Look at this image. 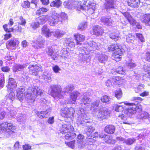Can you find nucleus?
<instances>
[{
  "label": "nucleus",
  "mask_w": 150,
  "mask_h": 150,
  "mask_svg": "<svg viewBox=\"0 0 150 150\" xmlns=\"http://www.w3.org/2000/svg\"><path fill=\"white\" fill-rule=\"evenodd\" d=\"M25 68L24 65L16 64L13 67V71L14 72H16L18 71H20Z\"/></svg>",
  "instance_id": "obj_39"
},
{
  "label": "nucleus",
  "mask_w": 150,
  "mask_h": 150,
  "mask_svg": "<svg viewBox=\"0 0 150 150\" xmlns=\"http://www.w3.org/2000/svg\"><path fill=\"white\" fill-rule=\"evenodd\" d=\"M109 114L110 112L108 109L105 108H103L100 110L97 116L99 118L104 119H106Z\"/></svg>",
  "instance_id": "obj_15"
},
{
  "label": "nucleus",
  "mask_w": 150,
  "mask_h": 150,
  "mask_svg": "<svg viewBox=\"0 0 150 150\" xmlns=\"http://www.w3.org/2000/svg\"><path fill=\"white\" fill-rule=\"evenodd\" d=\"M143 69L147 74L150 72V64H145L143 66Z\"/></svg>",
  "instance_id": "obj_54"
},
{
  "label": "nucleus",
  "mask_w": 150,
  "mask_h": 150,
  "mask_svg": "<svg viewBox=\"0 0 150 150\" xmlns=\"http://www.w3.org/2000/svg\"><path fill=\"white\" fill-rule=\"evenodd\" d=\"M86 126L87 128L85 129V132L87 135L88 136L90 135L95 130V128L94 127L91 126H88L87 124L86 125Z\"/></svg>",
  "instance_id": "obj_42"
},
{
  "label": "nucleus",
  "mask_w": 150,
  "mask_h": 150,
  "mask_svg": "<svg viewBox=\"0 0 150 150\" xmlns=\"http://www.w3.org/2000/svg\"><path fill=\"white\" fill-rule=\"evenodd\" d=\"M126 39L127 42L129 43H131L134 40V37L132 34H129L127 36Z\"/></svg>",
  "instance_id": "obj_55"
},
{
  "label": "nucleus",
  "mask_w": 150,
  "mask_h": 150,
  "mask_svg": "<svg viewBox=\"0 0 150 150\" xmlns=\"http://www.w3.org/2000/svg\"><path fill=\"white\" fill-rule=\"evenodd\" d=\"M148 113L146 112H142L139 113L137 116V118L139 119H144L147 118Z\"/></svg>",
  "instance_id": "obj_41"
},
{
  "label": "nucleus",
  "mask_w": 150,
  "mask_h": 150,
  "mask_svg": "<svg viewBox=\"0 0 150 150\" xmlns=\"http://www.w3.org/2000/svg\"><path fill=\"white\" fill-rule=\"evenodd\" d=\"M136 37L139 39L141 42H144V38L142 34L136 33Z\"/></svg>",
  "instance_id": "obj_64"
},
{
  "label": "nucleus",
  "mask_w": 150,
  "mask_h": 150,
  "mask_svg": "<svg viewBox=\"0 0 150 150\" xmlns=\"http://www.w3.org/2000/svg\"><path fill=\"white\" fill-rule=\"evenodd\" d=\"M66 43L68 46L71 47H74L75 44L74 42L72 40H71L70 39H68L66 41Z\"/></svg>",
  "instance_id": "obj_61"
},
{
  "label": "nucleus",
  "mask_w": 150,
  "mask_h": 150,
  "mask_svg": "<svg viewBox=\"0 0 150 150\" xmlns=\"http://www.w3.org/2000/svg\"><path fill=\"white\" fill-rule=\"evenodd\" d=\"M74 89V86L72 85H70L67 86L62 91L63 96L66 92H68L71 91Z\"/></svg>",
  "instance_id": "obj_45"
},
{
  "label": "nucleus",
  "mask_w": 150,
  "mask_h": 150,
  "mask_svg": "<svg viewBox=\"0 0 150 150\" xmlns=\"http://www.w3.org/2000/svg\"><path fill=\"white\" fill-rule=\"evenodd\" d=\"M86 95V94L84 95L83 98L80 100V105L83 107H86L88 106L91 101L90 98Z\"/></svg>",
  "instance_id": "obj_20"
},
{
  "label": "nucleus",
  "mask_w": 150,
  "mask_h": 150,
  "mask_svg": "<svg viewBox=\"0 0 150 150\" xmlns=\"http://www.w3.org/2000/svg\"><path fill=\"white\" fill-rule=\"evenodd\" d=\"M115 72L118 74H124L125 73V70L121 67H120L116 69Z\"/></svg>",
  "instance_id": "obj_60"
},
{
  "label": "nucleus",
  "mask_w": 150,
  "mask_h": 150,
  "mask_svg": "<svg viewBox=\"0 0 150 150\" xmlns=\"http://www.w3.org/2000/svg\"><path fill=\"white\" fill-rule=\"evenodd\" d=\"M136 141V139L134 138H130L125 139V143L127 145H129L132 144Z\"/></svg>",
  "instance_id": "obj_50"
},
{
  "label": "nucleus",
  "mask_w": 150,
  "mask_h": 150,
  "mask_svg": "<svg viewBox=\"0 0 150 150\" xmlns=\"http://www.w3.org/2000/svg\"><path fill=\"white\" fill-rule=\"evenodd\" d=\"M19 90L18 91V93L17 94V96L19 100L21 101H22L25 96V93L20 94Z\"/></svg>",
  "instance_id": "obj_59"
},
{
  "label": "nucleus",
  "mask_w": 150,
  "mask_h": 150,
  "mask_svg": "<svg viewBox=\"0 0 150 150\" xmlns=\"http://www.w3.org/2000/svg\"><path fill=\"white\" fill-rule=\"evenodd\" d=\"M15 129V126L12 124L7 122H4L0 124V132H2L8 134V136L13 132V130Z\"/></svg>",
  "instance_id": "obj_6"
},
{
  "label": "nucleus",
  "mask_w": 150,
  "mask_h": 150,
  "mask_svg": "<svg viewBox=\"0 0 150 150\" xmlns=\"http://www.w3.org/2000/svg\"><path fill=\"white\" fill-rule=\"evenodd\" d=\"M45 40L42 37H40L36 40L35 44L33 46L35 48L39 49L43 47Z\"/></svg>",
  "instance_id": "obj_23"
},
{
  "label": "nucleus",
  "mask_w": 150,
  "mask_h": 150,
  "mask_svg": "<svg viewBox=\"0 0 150 150\" xmlns=\"http://www.w3.org/2000/svg\"><path fill=\"white\" fill-rule=\"evenodd\" d=\"M61 112V115L67 118H71V116L74 117L75 114L74 109L71 107L70 108L67 107L63 108H62Z\"/></svg>",
  "instance_id": "obj_9"
},
{
  "label": "nucleus",
  "mask_w": 150,
  "mask_h": 150,
  "mask_svg": "<svg viewBox=\"0 0 150 150\" xmlns=\"http://www.w3.org/2000/svg\"><path fill=\"white\" fill-rule=\"evenodd\" d=\"M48 93L54 98H61L63 97L62 88L58 85H50L48 88Z\"/></svg>",
  "instance_id": "obj_3"
},
{
  "label": "nucleus",
  "mask_w": 150,
  "mask_h": 150,
  "mask_svg": "<svg viewBox=\"0 0 150 150\" xmlns=\"http://www.w3.org/2000/svg\"><path fill=\"white\" fill-rule=\"evenodd\" d=\"M87 1V0H84V2L83 3V5L89 7V9L88 11H91V13L92 14L94 11L96 4L93 1H89L88 4L86 5V3Z\"/></svg>",
  "instance_id": "obj_24"
},
{
  "label": "nucleus",
  "mask_w": 150,
  "mask_h": 150,
  "mask_svg": "<svg viewBox=\"0 0 150 150\" xmlns=\"http://www.w3.org/2000/svg\"><path fill=\"white\" fill-rule=\"evenodd\" d=\"M65 33L64 31L57 29L52 32V35H53L55 38H59L63 36Z\"/></svg>",
  "instance_id": "obj_31"
},
{
  "label": "nucleus",
  "mask_w": 150,
  "mask_h": 150,
  "mask_svg": "<svg viewBox=\"0 0 150 150\" xmlns=\"http://www.w3.org/2000/svg\"><path fill=\"white\" fill-rule=\"evenodd\" d=\"M74 36L76 42V44L77 45H81V42L84 41L85 39V36L79 33L74 34Z\"/></svg>",
  "instance_id": "obj_27"
},
{
  "label": "nucleus",
  "mask_w": 150,
  "mask_h": 150,
  "mask_svg": "<svg viewBox=\"0 0 150 150\" xmlns=\"http://www.w3.org/2000/svg\"><path fill=\"white\" fill-rule=\"evenodd\" d=\"M75 141L73 140L69 142H65V143L67 146L72 149H74L75 147Z\"/></svg>",
  "instance_id": "obj_58"
},
{
  "label": "nucleus",
  "mask_w": 150,
  "mask_h": 150,
  "mask_svg": "<svg viewBox=\"0 0 150 150\" xmlns=\"http://www.w3.org/2000/svg\"><path fill=\"white\" fill-rule=\"evenodd\" d=\"M98 44V43H96L93 41H91L84 45L83 46H86V49L91 52V51H95L99 49Z\"/></svg>",
  "instance_id": "obj_13"
},
{
  "label": "nucleus",
  "mask_w": 150,
  "mask_h": 150,
  "mask_svg": "<svg viewBox=\"0 0 150 150\" xmlns=\"http://www.w3.org/2000/svg\"><path fill=\"white\" fill-rule=\"evenodd\" d=\"M28 91V92L25 95V98L28 100H29L30 101L29 102L32 103L34 102L35 98V96H33V95H32V93L31 92L30 93Z\"/></svg>",
  "instance_id": "obj_38"
},
{
  "label": "nucleus",
  "mask_w": 150,
  "mask_h": 150,
  "mask_svg": "<svg viewBox=\"0 0 150 150\" xmlns=\"http://www.w3.org/2000/svg\"><path fill=\"white\" fill-rule=\"evenodd\" d=\"M108 50L110 51H114V53L120 55L124 52V50L122 48L121 46L117 44L109 45Z\"/></svg>",
  "instance_id": "obj_10"
},
{
  "label": "nucleus",
  "mask_w": 150,
  "mask_h": 150,
  "mask_svg": "<svg viewBox=\"0 0 150 150\" xmlns=\"http://www.w3.org/2000/svg\"><path fill=\"white\" fill-rule=\"evenodd\" d=\"M100 103L99 100H97L91 104L90 110L93 112H97L98 110V107Z\"/></svg>",
  "instance_id": "obj_33"
},
{
  "label": "nucleus",
  "mask_w": 150,
  "mask_h": 150,
  "mask_svg": "<svg viewBox=\"0 0 150 150\" xmlns=\"http://www.w3.org/2000/svg\"><path fill=\"white\" fill-rule=\"evenodd\" d=\"M104 141L105 143L108 144L115 143L114 141L112 139V137L108 135L104 139Z\"/></svg>",
  "instance_id": "obj_47"
},
{
  "label": "nucleus",
  "mask_w": 150,
  "mask_h": 150,
  "mask_svg": "<svg viewBox=\"0 0 150 150\" xmlns=\"http://www.w3.org/2000/svg\"><path fill=\"white\" fill-rule=\"evenodd\" d=\"M86 49V46H83L79 48V53L82 56L81 60L83 62L86 61L87 62H89L92 57V55L90 54V52Z\"/></svg>",
  "instance_id": "obj_8"
},
{
  "label": "nucleus",
  "mask_w": 150,
  "mask_h": 150,
  "mask_svg": "<svg viewBox=\"0 0 150 150\" xmlns=\"http://www.w3.org/2000/svg\"><path fill=\"white\" fill-rule=\"evenodd\" d=\"M5 83L4 75L2 74H0V86L3 88L4 86Z\"/></svg>",
  "instance_id": "obj_56"
},
{
  "label": "nucleus",
  "mask_w": 150,
  "mask_h": 150,
  "mask_svg": "<svg viewBox=\"0 0 150 150\" xmlns=\"http://www.w3.org/2000/svg\"><path fill=\"white\" fill-rule=\"evenodd\" d=\"M29 73L30 74L36 76L38 72L42 70L41 66L39 64L35 65H30L28 67Z\"/></svg>",
  "instance_id": "obj_11"
},
{
  "label": "nucleus",
  "mask_w": 150,
  "mask_h": 150,
  "mask_svg": "<svg viewBox=\"0 0 150 150\" xmlns=\"http://www.w3.org/2000/svg\"><path fill=\"white\" fill-rule=\"evenodd\" d=\"M115 130L114 126L112 125L106 126L105 128L104 131L105 132L110 134L114 133Z\"/></svg>",
  "instance_id": "obj_34"
},
{
  "label": "nucleus",
  "mask_w": 150,
  "mask_h": 150,
  "mask_svg": "<svg viewBox=\"0 0 150 150\" xmlns=\"http://www.w3.org/2000/svg\"><path fill=\"white\" fill-rule=\"evenodd\" d=\"M148 74H145L142 75L143 79L145 81H150V72Z\"/></svg>",
  "instance_id": "obj_63"
},
{
  "label": "nucleus",
  "mask_w": 150,
  "mask_h": 150,
  "mask_svg": "<svg viewBox=\"0 0 150 150\" xmlns=\"http://www.w3.org/2000/svg\"><path fill=\"white\" fill-rule=\"evenodd\" d=\"M77 120L80 124H83L89 122L88 120L89 117L86 111L83 109L81 108L78 111Z\"/></svg>",
  "instance_id": "obj_7"
},
{
  "label": "nucleus",
  "mask_w": 150,
  "mask_h": 150,
  "mask_svg": "<svg viewBox=\"0 0 150 150\" xmlns=\"http://www.w3.org/2000/svg\"><path fill=\"white\" fill-rule=\"evenodd\" d=\"M80 94V93L77 91H74L72 92L70 95V98L71 100H65L63 103L65 105L69 103H75L77 97L79 96Z\"/></svg>",
  "instance_id": "obj_14"
},
{
  "label": "nucleus",
  "mask_w": 150,
  "mask_h": 150,
  "mask_svg": "<svg viewBox=\"0 0 150 150\" xmlns=\"http://www.w3.org/2000/svg\"><path fill=\"white\" fill-rule=\"evenodd\" d=\"M42 33L48 38L52 36V32H50L47 26L44 25L42 28Z\"/></svg>",
  "instance_id": "obj_28"
},
{
  "label": "nucleus",
  "mask_w": 150,
  "mask_h": 150,
  "mask_svg": "<svg viewBox=\"0 0 150 150\" xmlns=\"http://www.w3.org/2000/svg\"><path fill=\"white\" fill-rule=\"evenodd\" d=\"M62 4V2L60 0H55L51 3L50 6L51 7L59 8Z\"/></svg>",
  "instance_id": "obj_40"
},
{
  "label": "nucleus",
  "mask_w": 150,
  "mask_h": 150,
  "mask_svg": "<svg viewBox=\"0 0 150 150\" xmlns=\"http://www.w3.org/2000/svg\"><path fill=\"white\" fill-rule=\"evenodd\" d=\"M74 128L70 125L64 124L62 125L59 129L60 132L62 134H66L65 138L67 140H71L76 136L75 133L72 132Z\"/></svg>",
  "instance_id": "obj_2"
},
{
  "label": "nucleus",
  "mask_w": 150,
  "mask_h": 150,
  "mask_svg": "<svg viewBox=\"0 0 150 150\" xmlns=\"http://www.w3.org/2000/svg\"><path fill=\"white\" fill-rule=\"evenodd\" d=\"M46 52L53 60H55L57 57V55L54 54V48L52 46L48 47L46 49Z\"/></svg>",
  "instance_id": "obj_25"
},
{
  "label": "nucleus",
  "mask_w": 150,
  "mask_h": 150,
  "mask_svg": "<svg viewBox=\"0 0 150 150\" xmlns=\"http://www.w3.org/2000/svg\"><path fill=\"white\" fill-rule=\"evenodd\" d=\"M17 86V83L15 79L13 78H10L8 80V85L6 86L8 89L12 91L16 88Z\"/></svg>",
  "instance_id": "obj_22"
},
{
  "label": "nucleus",
  "mask_w": 150,
  "mask_h": 150,
  "mask_svg": "<svg viewBox=\"0 0 150 150\" xmlns=\"http://www.w3.org/2000/svg\"><path fill=\"white\" fill-rule=\"evenodd\" d=\"M6 106H8V105H6ZM9 107L8 106L7 107L6 106V111L8 113V117L10 119L12 118H15L16 116V112L13 109V108L12 105H9Z\"/></svg>",
  "instance_id": "obj_18"
},
{
  "label": "nucleus",
  "mask_w": 150,
  "mask_h": 150,
  "mask_svg": "<svg viewBox=\"0 0 150 150\" xmlns=\"http://www.w3.org/2000/svg\"><path fill=\"white\" fill-rule=\"evenodd\" d=\"M47 10L46 8L42 7L37 11L36 14L37 15L39 16L45 12H47Z\"/></svg>",
  "instance_id": "obj_51"
},
{
  "label": "nucleus",
  "mask_w": 150,
  "mask_h": 150,
  "mask_svg": "<svg viewBox=\"0 0 150 150\" xmlns=\"http://www.w3.org/2000/svg\"><path fill=\"white\" fill-rule=\"evenodd\" d=\"M93 31L94 34L97 36L101 35L103 33L102 28L98 25L94 27L93 28Z\"/></svg>",
  "instance_id": "obj_30"
},
{
  "label": "nucleus",
  "mask_w": 150,
  "mask_h": 150,
  "mask_svg": "<svg viewBox=\"0 0 150 150\" xmlns=\"http://www.w3.org/2000/svg\"><path fill=\"white\" fill-rule=\"evenodd\" d=\"M141 0H127V4L128 6L132 7L137 8L141 2Z\"/></svg>",
  "instance_id": "obj_29"
},
{
  "label": "nucleus",
  "mask_w": 150,
  "mask_h": 150,
  "mask_svg": "<svg viewBox=\"0 0 150 150\" xmlns=\"http://www.w3.org/2000/svg\"><path fill=\"white\" fill-rule=\"evenodd\" d=\"M15 97V93L13 92H11L7 96L6 99L7 102H9L10 105H11L12 101L14 99Z\"/></svg>",
  "instance_id": "obj_35"
},
{
  "label": "nucleus",
  "mask_w": 150,
  "mask_h": 150,
  "mask_svg": "<svg viewBox=\"0 0 150 150\" xmlns=\"http://www.w3.org/2000/svg\"><path fill=\"white\" fill-rule=\"evenodd\" d=\"M142 100L140 97H135L133 98V100L136 101L135 103H127L126 102L124 103V105L129 106V108L126 110L128 115H129V114H134L137 112H140L142 110V106L138 102L142 101Z\"/></svg>",
  "instance_id": "obj_1"
},
{
  "label": "nucleus",
  "mask_w": 150,
  "mask_h": 150,
  "mask_svg": "<svg viewBox=\"0 0 150 150\" xmlns=\"http://www.w3.org/2000/svg\"><path fill=\"white\" fill-rule=\"evenodd\" d=\"M100 20L101 22L104 25H106L108 26H111L112 24V22L110 18L109 17L108 18L105 17H102L101 18Z\"/></svg>",
  "instance_id": "obj_32"
},
{
  "label": "nucleus",
  "mask_w": 150,
  "mask_h": 150,
  "mask_svg": "<svg viewBox=\"0 0 150 150\" xmlns=\"http://www.w3.org/2000/svg\"><path fill=\"white\" fill-rule=\"evenodd\" d=\"M121 79V77L117 76H113L111 78V80L114 83V84L117 83L118 82V83H119Z\"/></svg>",
  "instance_id": "obj_52"
},
{
  "label": "nucleus",
  "mask_w": 150,
  "mask_h": 150,
  "mask_svg": "<svg viewBox=\"0 0 150 150\" xmlns=\"http://www.w3.org/2000/svg\"><path fill=\"white\" fill-rule=\"evenodd\" d=\"M115 97L118 99H120L122 96V93L121 90L119 89L116 90L115 92Z\"/></svg>",
  "instance_id": "obj_46"
},
{
  "label": "nucleus",
  "mask_w": 150,
  "mask_h": 150,
  "mask_svg": "<svg viewBox=\"0 0 150 150\" xmlns=\"http://www.w3.org/2000/svg\"><path fill=\"white\" fill-rule=\"evenodd\" d=\"M124 110V107L122 105H116L115 106V110L117 112H123Z\"/></svg>",
  "instance_id": "obj_57"
},
{
  "label": "nucleus",
  "mask_w": 150,
  "mask_h": 150,
  "mask_svg": "<svg viewBox=\"0 0 150 150\" xmlns=\"http://www.w3.org/2000/svg\"><path fill=\"white\" fill-rule=\"evenodd\" d=\"M108 59L107 56L105 54L100 53L96 54L94 58L95 60H98L99 62L104 64H105L107 61Z\"/></svg>",
  "instance_id": "obj_17"
},
{
  "label": "nucleus",
  "mask_w": 150,
  "mask_h": 150,
  "mask_svg": "<svg viewBox=\"0 0 150 150\" xmlns=\"http://www.w3.org/2000/svg\"><path fill=\"white\" fill-rule=\"evenodd\" d=\"M63 5L68 9H76L79 11L84 9V6H82L81 1L76 0H67L64 2Z\"/></svg>",
  "instance_id": "obj_4"
},
{
  "label": "nucleus",
  "mask_w": 150,
  "mask_h": 150,
  "mask_svg": "<svg viewBox=\"0 0 150 150\" xmlns=\"http://www.w3.org/2000/svg\"><path fill=\"white\" fill-rule=\"evenodd\" d=\"M101 100L103 103H109L111 102V99L109 97L105 95L102 97L101 98Z\"/></svg>",
  "instance_id": "obj_48"
},
{
  "label": "nucleus",
  "mask_w": 150,
  "mask_h": 150,
  "mask_svg": "<svg viewBox=\"0 0 150 150\" xmlns=\"http://www.w3.org/2000/svg\"><path fill=\"white\" fill-rule=\"evenodd\" d=\"M42 77L45 81L47 82L50 81L51 79L50 75L47 73H44L42 75Z\"/></svg>",
  "instance_id": "obj_49"
},
{
  "label": "nucleus",
  "mask_w": 150,
  "mask_h": 150,
  "mask_svg": "<svg viewBox=\"0 0 150 150\" xmlns=\"http://www.w3.org/2000/svg\"><path fill=\"white\" fill-rule=\"evenodd\" d=\"M104 6L107 10L115 8V3L114 0H105Z\"/></svg>",
  "instance_id": "obj_21"
},
{
  "label": "nucleus",
  "mask_w": 150,
  "mask_h": 150,
  "mask_svg": "<svg viewBox=\"0 0 150 150\" xmlns=\"http://www.w3.org/2000/svg\"><path fill=\"white\" fill-rule=\"evenodd\" d=\"M18 21V24L23 26H25L26 23L25 19L22 16L19 17Z\"/></svg>",
  "instance_id": "obj_53"
},
{
  "label": "nucleus",
  "mask_w": 150,
  "mask_h": 150,
  "mask_svg": "<svg viewBox=\"0 0 150 150\" xmlns=\"http://www.w3.org/2000/svg\"><path fill=\"white\" fill-rule=\"evenodd\" d=\"M84 136L81 134H79L77 138V144L78 147L79 149L83 148L85 147V143L84 142Z\"/></svg>",
  "instance_id": "obj_19"
},
{
  "label": "nucleus",
  "mask_w": 150,
  "mask_h": 150,
  "mask_svg": "<svg viewBox=\"0 0 150 150\" xmlns=\"http://www.w3.org/2000/svg\"><path fill=\"white\" fill-rule=\"evenodd\" d=\"M69 55V52L66 48H64L62 50L59 56L64 59L67 58Z\"/></svg>",
  "instance_id": "obj_36"
},
{
  "label": "nucleus",
  "mask_w": 150,
  "mask_h": 150,
  "mask_svg": "<svg viewBox=\"0 0 150 150\" xmlns=\"http://www.w3.org/2000/svg\"><path fill=\"white\" fill-rule=\"evenodd\" d=\"M88 25V23L85 21H83L79 24L78 26V29L81 30H85Z\"/></svg>",
  "instance_id": "obj_44"
},
{
  "label": "nucleus",
  "mask_w": 150,
  "mask_h": 150,
  "mask_svg": "<svg viewBox=\"0 0 150 150\" xmlns=\"http://www.w3.org/2000/svg\"><path fill=\"white\" fill-rule=\"evenodd\" d=\"M19 43L18 38H13L6 42V48L8 49H13L14 47L18 46Z\"/></svg>",
  "instance_id": "obj_12"
},
{
  "label": "nucleus",
  "mask_w": 150,
  "mask_h": 150,
  "mask_svg": "<svg viewBox=\"0 0 150 150\" xmlns=\"http://www.w3.org/2000/svg\"><path fill=\"white\" fill-rule=\"evenodd\" d=\"M109 37L115 41H117L120 38V37L119 36L118 33H111L109 35Z\"/></svg>",
  "instance_id": "obj_43"
},
{
  "label": "nucleus",
  "mask_w": 150,
  "mask_h": 150,
  "mask_svg": "<svg viewBox=\"0 0 150 150\" xmlns=\"http://www.w3.org/2000/svg\"><path fill=\"white\" fill-rule=\"evenodd\" d=\"M30 3L28 1H24L22 4V7L25 8H29L30 6Z\"/></svg>",
  "instance_id": "obj_62"
},
{
  "label": "nucleus",
  "mask_w": 150,
  "mask_h": 150,
  "mask_svg": "<svg viewBox=\"0 0 150 150\" xmlns=\"http://www.w3.org/2000/svg\"><path fill=\"white\" fill-rule=\"evenodd\" d=\"M28 90V92L31 91L35 97L38 96H41L43 95V91L40 90L38 87L36 86H34L32 88L29 87Z\"/></svg>",
  "instance_id": "obj_16"
},
{
  "label": "nucleus",
  "mask_w": 150,
  "mask_h": 150,
  "mask_svg": "<svg viewBox=\"0 0 150 150\" xmlns=\"http://www.w3.org/2000/svg\"><path fill=\"white\" fill-rule=\"evenodd\" d=\"M67 14L64 13H62L60 15L57 13H54L50 17L49 22L51 26H54L59 21L62 22L67 19Z\"/></svg>",
  "instance_id": "obj_5"
},
{
  "label": "nucleus",
  "mask_w": 150,
  "mask_h": 150,
  "mask_svg": "<svg viewBox=\"0 0 150 150\" xmlns=\"http://www.w3.org/2000/svg\"><path fill=\"white\" fill-rule=\"evenodd\" d=\"M48 17L45 16H40L37 18V21L39 24L44 23L48 20Z\"/></svg>",
  "instance_id": "obj_37"
},
{
  "label": "nucleus",
  "mask_w": 150,
  "mask_h": 150,
  "mask_svg": "<svg viewBox=\"0 0 150 150\" xmlns=\"http://www.w3.org/2000/svg\"><path fill=\"white\" fill-rule=\"evenodd\" d=\"M140 18L142 21L145 23L146 25H150V14L143 15L141 16Z\"/></svg>",
  "instance_id": "obj_26"
}]
</instances>
